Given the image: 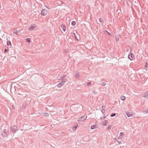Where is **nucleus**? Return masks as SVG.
I'll return each mask as SVG.
<instances>
[{"instance_id": "1", "label": "nucleus", "mask_w": 148, "mask_h": 148, "mask_svg": "<svg viewBox=\"0 0 148 148\" xmlns=\"http://www.w3.org/2000/svg\"><path fill=\"white\" fill-rule=\"evenodd\" d=\"M134 54L130 52L128 55V58L132 61L134 60Z\"/></svg>"}, {"instance_id": "2", "label": "nucleus", "mask_w": 148, "mask_h": 148, "mask_svg": "<svg viewBox=\"0 0 148 148\" xmlns=\"http://www.w3.org/2000/svg\"><path fill=\"white\" fill-rule=\"evenodd\" d=\"M11 131L14 134L17 130V127L16 126L14 125L11 127Z\"/></svg>"}, {"instance_id": "3", "label": "nucleus", "mask_w": 148, "mask_h": 148, "mask_svg": "<svg viewBox=\"0 0 148 148\" xmlns=\"http://www.w3.org/2000/svg\"><path fill=\"white\" fill-rule=\"evenodd\" d=\"M47 13V10L45 9H43L42 10L41 12V15L45 16Z\"/></svg>"}, {"instance_id": "4", "label": "nucleus", "mask_w": 148, "mask_h": 148, "mask_svg": "<svg viewBox=\"0 0 148 148\" xmlns=\"http://www.w3.org/2000/svg\"><path fill=\"white\" fill-rule=\"evenodd\" d=\"M79 73L78 71H75L74 72V76L76 78H78L79 77Z\"/></svg>"}, {"instance_id": "5", "label": "nucleus", "mask_w": 148, "mask_h": 148, "mask_svg": "<svg viewBox=\"0 0 148 148\" xmlns=\"http://www.w3.org/2000/svg\"><path fill=\"white\" fill-rule=\"evenodd\" d=\"M87 118V116H83L82 117H81L79 118V119L78 120L79 121H83L84 120L86 119Z\"/></svg>"}, {"instance_id": "6", "label": "nucleus", "mask_w": 148, "mask_h": 148, "mask_svg": "<svg viewBox=\"0 0 148 148\" xmlns=\"http://www.w3.org/2000/svg\"><path fill=\"white\" fill-rule=\"evenodd\" d=\"M126 116L128 117H132V114L131 112H129L128 111H127L126 112Z\"/></svg>"}, {"instance_id": "7", "label": "nucleus", "mask_w": 148, "mask_h": 148, "mask_svg": "<svg viewBox=\"0 0 148 148\" xmlns=\"http://www.w3.org/2000/svg\"><path fill=\"white\" fill-rule=\"evenodd\" d=\"M60 27V29H62L64 32L66 31V27L64 25L61 24Z\"/></svg>"}, {"instance_id": "8", "label": "nucleus", "mask_w": 148, "mask_h": 148, "mask_svg": "<svg viewBox=\"0 0 148 148\" xmlns=\"http://www.w3.org/2000/svg\"><path fill=\"white\" fill-rule=\"evenodd\" d=\"M3 132L4 133V135H3V134H2V136H3V137H7V130L5 129H4L3 130Z\"/></svg>"}, {"instance_id": "9", "label": "nucleus", "mask_w": 148, "mask_h": 148, "mask_svg": "<svg viewBox=\"0 0 148 148\" xmlns=\"http://www.w3.org/2000/svg\"><path fill=\"white\" fill-rule=\"evenodd\" d=\"M36 25L35 24H33L31 25L29 28V29L30 31L33 30L35 27Z\"/></svg>"}, {"instance_id": "10", "label": "nucleus", "mask_w": 148, "mask_h": 148, "mask_svg": "<svg viewBox=\"0 0 148 148\" xmlns=\"http://www.w3.org/2000/svg\"><path fill=\"white\" fill-rule=\"evenodd\" d=\"M143 97L146 98H148V91L145 92L144 95H143Z\"/></svg>"}, {"instance_id": "11", "label": "nucleus", "mask_w": 148, "mask_h": 148, "mask_svg": "<svg viewBox=\"0 0 148 148\" xmlns=\"http://www.w3.org/2000/svg\"><path fill=\"white\" fill-rule=\"evenodd\" d=\"M124 134L123 132H121L120 133L119 136L118 137V139H121L123 137V136L124 135Z\"/></svg>"}, {"instance_id": "12", "label": "nucleus", "mask_w": 148, "mask_h": 148, "mask_svg": "<svg viewBox=\"0 0 148 148\" xmlns=\"http://www.w3.org/2000/svg\"><path fill=\"white\" fill-rule=\"evenodd\" d=\"M67 79H64L62 80V81L60 83L62 85H64V83L67 81Z\"/></svg>"}, {"instance_id": "13", "label": "nucleus", "mask_w": 148, "mask_h": 148, "mask_svg": "<svg viewBox=\"0 0 148 148\" xmlns=\"http://www.w3.org/2000/svg\"><path fill=\"white\" fill-rule=\"evenodd\" d=\"M7 45L10 48L12 47V45L10 41H8L7 43Z\"/></svg>"}, {"instance_id": "14", "label": "nucleus", "mask_w": 148, "mask_h": 148, "mask_svg": "<svg viewBox=\"0 0 148 148\" xmlns=\"http://www.w3.org/2000/svg\"><path fill=\"white\" fill-rule=\"evenodd\" d=\"M108 123V121L107 120H105L103 122V125L106 126V124Z\"/></svg>"}, {"instance_id": "15", "label": "nucleus", "mask_w": 148, "mask_h": 148, "mask_svg": "<svg viewBox=\"0 0 148 148\" xmlns=\"http://www.w3.org/2000/svg\"><path fill=\"white\" fill-rule=\"evenodd\" d=\"M148 68V63L147 62H146L145 64V66L144 69L146 70H147Z\"/></svg>"}, {"instance_id": "16", "label": "nucleus", "mask_w": 148, "mask_h": 148, "mask_svg": "<svg viewBox=\"0 0 148 148\" xmlns=\"http://www.w3.org/2000/svg\"><path fill=\"white\" fill-rule=\"evenodd\" d=\"M105 107L104 106H102V110H101V111L103 114L105 112Z\"/></svg>"}, {"instance_id": "17", "label": "nucleus", "mask_w": 148, "mask_h": 148, "mask_svg": "<svg viewBox=\"0 0 148 148\" xmlns=\"http://www.w3.org/2000/svg\"><path fill=\"white\" fill-rule=\"evenodd\" d=\"M73 37L75 38L78 41L79 39L77 38L75 34L74 33H73Z\"/></svg>"}, {"instance_id": "18", "label": "nucleus", "mask_w": 148, "mask_h": 148, "mask_svg": "<svg viewBox=\"0 0 148 148\" xmlns=\"http://www.w3.org/2000/svg\"><path fill=\"white\" fill-rule=\"evenodd\" d=\"M78 126V124H77L76 125L73 126L72 128V129L73 131L75 130Z\"/></svg>"}, {"instance_id": "19", "label": "nucleus", "mask_w": 148, "mask_h": 148, "mask_svg": "<svg viewBox=\"0 0 148 148\" xmlns=\"http://www.w3.org/2000/svg\"><path fill=\"white\" fill-rule=\"evenodd\" d=\"M104 32L106 33L107 34V35H110V33H109V32H108V31H107V30H105L104 31Z\"/></svg>"}, {"instance_id": "20", "label": "nucleus", "mask_w": 148, "mask_h": 148, "mask_svg": "<svg viewBox=\"0 0 148 148\" xmlns=\"http://www.w3.org/2000/svg\"><path fill=\"white\" fill-rule=\"evenodd\" d=\"M121 99L122 101H124L125 99L126 98L124 96H123L120 98Z\"/></svg>"}, {"instance_id": "21", "label": "nucleus", "mask_w": 148, "mask_h": 148, "mask_svg": "<svg viewBox=\"0 0 148 148\" xmlns=\"http://www.w3.org/2000/svg\"><path fill=\"white\" fill-rule=\"evenodd\" d=\"M76 24V22L74 21H73L71 22V25L74 26Z\"/></svg>"}, {"instance_id": "22", "label": "nucleus", "mask_w": 148, "mask_h": 148, "mask_svg": "<svg viewBox=\"0 0 148 148\" xmlns=\"http://www.w3.org/2000/svg\"><path fill=\"white\" fill-rule=\"evenodd\" d=\"M26 40L27 42L29 43L30 42L31 39L29 38H27L26 39Z\"/></svg>"}, {"instance_id": "23", "label": "nucleus", "mask_w": 148, "mask_h": 148, "mask_svg": "<svg viewBox=\"0 0 148 148\" xmlns=\"http://www.w3.org/2000/svg\"><path fill=\"white\" fill-rule=\"evenodd\" d=\"M96 126V125H93L91 126L90 128L92 130L94 129L95 128Z\"/></svg>"}, {"instance_id": "24", "label": "nucleus", "mask_w": 148, "mask_h": 148, "mask_svg": "<svg viewBox=\"0 0 148 148\" xmlns=\"http://www.w3.org/2000/svg\"><path fill=\"white\" fill-rule=\"evenodd\" d=\"M62 86V85L60 83L57 85V86L58 88L61 87Z\"/></svg>"}, {"instance_id": "25", "label": "nucleus", "mask_w": 148, "mask_h": 148, "mask_svg": "<svg viewBox=\"0 0 148 148\" xmlns=\"http://www.w3.org/2000/svg\"><path fill=\"white\" fill-rule=\"evenodd\" d=\"M116 114L115 113H112L111 114L110 116L112 117L116 115Z\"/></svg>"}, {"instance_id": "26", "label": "nucleus", "mask_w": 148, "mask_h": 148, "mask_svg": "<svg viewBox=\"0 0 148 148\" xmlns=\"http://www.w3.org/2000/svg\"><path fill=\"white\" fill-rule=\"evenodd\" d=\"M112 127V126L111 125H109L108 127V130H110L111 128Z\"/></svg>"}, {"instance_id": "27", "label": "nucleus", "mask_w": 148, "mask_h": 148, "mask_svg": "<svg viewBox=\"0 0 148 148\" xmlns=\"http://www.w3.org/2000/svg\"><path fill=\"white\" fill-rule=\"evenodd\" d=\"M143 113H148V108L146 110L143 111Z\"/></svg>"}, {"instance_id": "28", "label": "nucleus", "mask_w": 148, "mask_h": 148, "mask_svg": "<svg viewBox=\"0 0 148 148\" xmlns=\"http://www.w3.org/2000/svg\"><path fill=\"white\" fill-rule=\"evenodd\" d=\"M115 40L116 41L119 40V38L116 35L115 36Z\"/></svg>"}, {"instance_id": "29", "label": "nucleus", "mask_w": 148, "mask_h": 148, "mask_svg": "<svg viewBox=\"0 0 148 148\" xmlns=\"http://www.w3.org/2000/svg\"><path fill=\"white\" fill-rule=\"evenodd\" d=\"M17 31L16 30H14L13 31V33L16 34H17Z\"/></svg>"}, {"instance_id": "30", "label": "nucleus", "mask_w": 148, "mask_h": 148, "mask_svg": "<svg viewBox=\"0 0 148 148\" xmlns=\"http://www.w3.org/2000/svg\"><path fill=\"white\" fill-rule=\"evenodd\" d=\"M91 84V83L90 82H88L87 83V85L88 86H89Z\"/></svg>"}, {"instance_id": "31", "label": "nucleus", "mask_w": 148, "mask_h": 148, "mask_svg": "<svg viewBox=\"0 0 148 148\" xmlns=\"http://www.w3.org/2000/svg\"><path fill=\"white\" fill-rule=\"evenodd\" d=\"M8 51V49H5L4 50V52L5 53L7 52Z\"/></svg>"}, {"instance_id": "32", "label": "nucleus", "mask_w": 148, "mask_h": 148, "mask_svg": "<svg viewBox=\"0 0 148 148\" xmlns=\"http://www.w3.org/2000/svg\"><path fill=\"white\" fill-rule=\"evenodd\" d=\"M102 85L103 86H104L106 85V84L105 82H103L102 83Z\"/></svg>"}, {"instance_id": "33", "label": "nucleus", "mask_w": 148, "mask_h": 148, "mask_svg": "<svg viewBox=\"0 0 148 148\" xmlns=\"http://www.w3.org/2000/svg\"><path fill=\"white\" fill-rule=\"evenodd\" d=\"M92 93H94L95 94H96V93L95 92V90H93L92 91Z\"/></svg>"}, {"instance_id": "34", "label": "nucleus", "mask_w": 148, "mask_h": 148, "mask_svg": "<svg viewBox=\"0 0 148 148\" xmlns=\"http://www.w3.org/2000/svg\"><path fill=\"white\" fill-rule=\"evenodd\" d=\"M117 142H119V143L117 144V145L121 144H122V143L121 142L119 141H117Z\"/></svg>"}, {"instance_id": "35", "label": "nucleus", "mask_w": 148, "mask_h": 148, "mask_svg": "<svg viewBox=\"0 0 148 148\" xmlns=\"http://www.w3.org/2000/svg\"><path fill=\"white\" fill-rule=\"evenodd\" d=\"M45 114H46V116H48V115H49V114H48L47 113H46Z\"/></svg>"}, {"instance_id": "36", "label": "nucleus", "mask_w": 148, "mask_h": 148, "mask_svg": "<svg viewBox=\"0 0 148 148\" xmlns=\"http://www.w3.org/2000/svg\"><path fill=\"white\" fill-rule=\"evenodd\" d=\"M101 18H99V21L100 22H101Z\"/></svg>"}, {"instance_id": "37", "label": "nucleus", "mask_w": 148, "mask_h": 148, "mask_svg": "<svg viewBox=\"0 0 148 148\" xmlns=\"http://www.w3.org/2000/svg\"><path fill=\"white\" fill-rule=\"evenodd\" d=\"M27 99L28 100V101H29V99H30V98H27Z\"/></svg>"}, {"instance_id": "38", "label": "nucleus", "mask_w": 148, "mask_h": 148, "mask_svg": "<svg viewBox=\"0 0 148 148\" xmlns=\"http://www.w3.org/2000/svg\"><path fill=\"white\" fill-rule=\"evenodd\" d=\"M115 140L116 141H118V140H117V139H116V138H115Z\"/></svg>"}, {"instance_id": "39", "label": "nucleus", "mask_w": 148, "mask_h": 148, "mask_svg": "<svg viewBox=\"0 0 148 148\" xmlns=\"http://www.w3.org/2000/svg\"><path fill=\"white\" fill-rule=\"evenodd\" d=\"M105 117H105V116H104V117H103L104 119L105 118Z\"/></svg>"}, {"instance_id": "40", "label": "nucleus", "mask_w": 148, "mask_h": 148, "mask_svg": "<svg viewBox=\"0 0 148 148\" xmlns=\"http://www.w3.org/2000/svg\"><path fill=\"white\" fill-rule=\"evenodd\" d=\"M100 119H102V118H100Z\"/></svg>"}, {"instance_id": "41", "label": "nucleus", "mask_w": 148, "mask_h": 148, "mask_svg": "<svg viewBox=\"0 0 148 148\" xmlns=\"http://www.w3.org/2000/svg\"><path fill=\"white\" fill-rule=\"evenodd\" d=\"M17 32H19V31H17Z\"/></svg>"}]
</instances>
